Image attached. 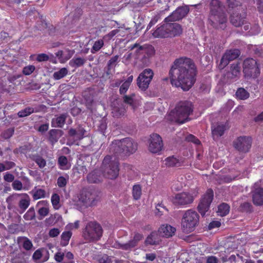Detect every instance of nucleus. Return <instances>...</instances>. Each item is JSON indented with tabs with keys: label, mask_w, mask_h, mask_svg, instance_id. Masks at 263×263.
I'll use <instances>...</instances> for the list:
<instances>
[{
	"label": "nucleus",
	"mask_w": 263,
	"mask_h": 263,
	"mask_svg": "<svg viewBox=\"0 0 263 263\" xmlns=\"http://www.w3.org/2000/svg\"><path fill=\"white\" fill-rule=\"evenodd\" d=\"M24 197L22 198L18 202V207L22 210L21 213H23L28 208L30 203V198L27 194H23Z\"/></svg>",
	"instance_id": "obj_29"
},
{
	"label": "nucleus",
	"mask_w": 263,
	"mask_h": 263,
	"mask_svg": "<svg viewBox=\"0 0 263 263\" xmlns=\"http://www.w3.org/2000/svg\"><path fill=\"white\" fill-rule=\"evenodd\" d=\"M241 66L238 62H236L231 64L230 70L228 72V77L234 79L238 78L240 75Z\"/></svg>",
	"instance_id": "obj_22"
},
{
	"label": "nucleus",
	"mask_w": 263,
	"mask_h": 263,
	"mask_svg": "<svg viewBox=\"0 0 263 263\" xmlns=\"http://www.w3.org/2000/svg\"><path fill=\"white\" fill-rule=\"evenodd\" d=\"M79 201L85 206H92L97 203V195L96 192L89 189L83 190L78 196Z\"/></svg>",
	"instance_id": "obj_10"
},
{
	"label": "nucleus",
	"mask_w": 263,
	"mask_h": 263,
	"mask_svg": "<svg viewBox=\"0 0 263 263\" xmlns=\"http://www.w3.org/2000/svg\"><path fill=\"white\" fill-rule=\"evenodd\" d=\"M35 217V210L33 207H31L27 212L24 215V218L26 220H31Z\"/></svg>",
	"instance_id": "obj_47"
},
{
	"label": "nucleus",
	"mask_w": 263,
	"mask_h": 263,
	"mask_svg": "<svg viewBox=\"0 0 263 263\" xmlns=\"http://www.w3.org/2000/svg\"><path fill=\"white\" fill-rule=\"evenodd\" d=\"M163 144L162 138L157 134H153L149 139L148 149L152 153H158L162 149Z\"/></svg>",
	"instance_id": "obj_17"
},
{
	"label": "nucleus",
	"mask_w": 263,
	"mask_h": 263,
	"mask_svg": "<svg viewBox=\"0 0 263 263\" xmlns=\"http://www.w3.org/2000/svg\"><path fill=\"white\" fill-rule=\"evenodd\" d=\"M209 20L215 28L224 29L227 21V15L223 7L219 0H211L210 3V16Z\"/></svg>",
	"instance_id": "obj_3"
},
{
	"label": "nucleus",
	"mask_w": 263,
	"mask_h": 263,
	"mask_svg": "<svg viewBox=\"0 0 263 263\" xmlns=\"http://www.w3.org/2000/svg\"><path fill=\"white\" fill-rule=\"evenodd\" d=\"M32 160L34 161L40 168L46 165V161L41 156L36 154L32 156Z\"/></svg>",
	"instance_id": "obj_34"
},
{
	"label": "nucleus",
	"mask_w": 263,
	"mask_h": 263,
	"mask_svg": "<svg viewBox=\"0 0 263 263\" xmlns=\"http://www.w3.org/2000/svg\"><path fill=\"white\" fill-rule=\"evenodd\" d=\"M142 195V187L140 184H135L133 186L132 195L133 198L138 200L140 199Z\"/></svg>",
	"instance_id": "obj_35"
},
{
	"label": "nucleus",
	"mask_w": 263,
	"mask_h": 263,
	"mask_svg": "<svg viewBox=\"0 0 263 263\" xmlns=\"http://www.w3.org/2000/svg\"><path fill=\"white\" fill-rule=\"evenodd\" d=\"M12 186L13 189L16 191H20L23 188L22 183L18 180H14L12 184Z\"/></svg>",
	"instance_id": "obj_59"
},
{
	"label": "nucleus",
	"mask_w": 263,
	"mask_h": 263,
	"mask_svg": "<svg viewBox=\"0 0 263 263\" xmlns=\"http://www.w3.org/2000/svg\"><path fill=\"white\" fill-rule=\"evenodd\" d=\"M71 236L72 233L70 231H65L63 232L61 235V245L63 246H67L68 244Z\"/></svg>",
	"instance_id": "obj_42"
},
{
	"label": "nucleus",
	"mask_w": 263,
	"mask_h": 263,
	"mask_svg": "<svg viewBox=\"0 0 263 263\" xmlns=\"http://www.w3.org/2000/svg\"><path fill=\"white\" fill-rule=\"evenodd\" d=\"M252 139L250 136H240L233 141V146L239 152L247 153L250 149Z\"/></svg>",
	"instance_id": "obj_12"
},
{
	"label": "nucleus",
	"mask_w": 263,
	"mask_h": 263,
	"mask_svg": "<svg viewBox=\"0 0 263 263\" xmlns=\"http://www.w3.org/2000/svg\"><path fill=\"white\" fill-rule=\"evenodd\" d=\"M23 239H24L22 245L23 248L27 251L30 250L33 247V245L31 240L27 237H24Z\"/></svg>",
	"instance_id": "obj_53"
},
{
	"label": "nucleus",
	"mask_w": 263,
	"mask_h": 263,
	"mask_svg": "<svg viewBox=\"0 0 263 263\" xmlns=\"http://www.w3.org/2000/svg\"><path fill=\"white\" fill-rule=\"evenodd\" d=\"M253 203L256 205H263V188L256 189L252 195Z\"/></svg>",
	"instance_id": "obj_27"
},
{
	"label": "nucleus",
	"mask_w": 263,
	"mask_h": 263,
	"mask_svg": "<svg viewBox=\"0 0 263 263\" xmlns=\"http://www.w3.org/2000/svg\"><path fill=\"white\" fill-rule=\"evenodd\" d=\"M158 232L161 236L168 238L175 234L176 228L170 224H163L159 228Z\"/></svg>",
	"instance_id": "obj_23"
},
{
	"label": "nucleus",
	"mask_w": 263,
	"mask_h": 263,
	"mask_svg": "<svg viewBox=\"0 0 263 263\" xmlns=\"http://www.w3.org/2000/svg\"><path fill=\"white\" fill-rule=\"evenodd\" d=\"M14 132V128H8L1 134V137L5 139H8L13 136Z\"/></svg>",
	"instance_id": "obj_50"
},
{
	"label": "nucleus",
	"mask_w": 263,
	"mask_h": 263,
	"mask_svg": "<svg viewBox=\"0 0 263 263\" xmlns=\"http://www.w3.org/2000/svg\"><path fill=\"white\" fill-rule=\"evenodd\" d=\"M12 263H27L26 260L24 255L20 253L17 254L15 257L11 259Z\"/></svg>",
	"instance_id": "obj_52"
},
{
	"label": "nucleus",
	"mask_w": 263,
	"mask_h": 263,
	"mask_svg": "<svg viewBox=\"0 0 263 263\" xmlns=\"http://www.w3.org/2000/svg\"><path fill=\"white\" fill-rule=\"evenodd\" d=\"M230 211V206L226 203L220 204L218 207V213L221 216L227 215Z\"/></svg>",
	"instance_id": "obj_39"
},
{
	"label": "nucleus",
	"mask_w": 263,
	"mask_h": 263,
	"mask_svg": "<svg viewBox=\"0 0 263 263\" xmlns=\"http://www.w3.org/2000/svg\"><path fill=\"white\" fill-rule=\"evenodd\" d=\"M135 97V94L133 93L129 95H124L123 97V102L130 106L134 105V100Z\"/></svg>",
	"instance_id": "obj_49"
},
{
	"label": "nucleus",
	"mask_w": 263,
	"mask_h": 263,
	"mask_svg": "<svg viewBox=\"0 0 263 263\" xmlns=\"http://www.w3.org/2000/svg\"><path fill=\"white\" fill-rule=\"evenodd\" d=\"M193 111L192 104L190 101H180L174 110L167 116V119L171 122L183 124L187 121L189 116Z\"/></svg>",
	"instance_id": "obj_2"
},
{
	"label": "nucleus",
	"mask_w": 263,
	"mask_h": 263,
	"mask_svg": "<svg viewBox=\"0 0 263 263\" xmlns=\"http://www.w3.org/2000/svg\"><path fill=\"white\" fill-rule=\"evenodd\" d=\"M120 31V27H118L117 29H114L110 32H109L108 34H106L104 36V38H107L108 40L111 39L115 35L117 36V34Z\"/></svg>",
	"instance_id": "obj_56"
},
{
	"label": "nucleus",
	"mask_w": 263,
	"mask_h": 263,
	"mask_svg": "<svg viewBox=\"0 0 263 263\" xmlns=\"http://www.w3.org/2000/svg\"><path fill=\"white\" fill-rule=\"evenodd\" d=\"M240 52L239 49H234L227 50L222 55L218 67L223 69L230 63V62L236 59L240 55Z\"/></svg>",
	"instance_id": "obj_15"
},
{
	"label": "nucleus",
	"mask_w": 263,
	"mask_h": 263,
	"mask_svg": "<svg viewBox=\"0 0 263 263\" xmlns=\"http://www.w3.org/2000/svg\"><path fill=\"white\" fill-rule=\"evenodd\" d=\"M213 199V192L212 189H208L201 198L197 207L198 212L202 216H204L209 210Z\"/></svg>",
	"instance_id": "obj_13"
},
{
	"label": "nucleus",
	"mask_w": 263,
	"mask_h": 263,
	"mask_svg": "<svg viewBox=\"0 0 263 263\" xmlns=\"http://www.w3.org/2000/svg\"><path fill=\"white\" fill-rule=\"evenodd\" d=\"M68 72L66 68H62L59 70L55 71L53 74V78L55 80H59L64 78Z\"/></svg>",
	"instance_id": "obj_36"
},
{
	"label": "nucleus",
	"mask_w": 263,
	"mask_h": 263,
	"mask_svg": "<svg viewBox=\"0 0 263 263\" xmlns=\"http://www.w3.org/2000/svg\"><path fill=\"white\" fill-rule=\"evenodd\" d=\"M160 18V16L159 14H157L154 16L147 26V30L150 29L152 26H153L158 22Z\"/></svg>",
	"instance_id": "obj_55"
},
{
	"label": "nucleus",
	"mask_w": 263,
	"mask_h": 263,
	"mask_svg": "<svg viewBox=\"0 0 263 263\" xmlns=\"http://www.w3.org/2000/svg\"><path fill=\"white\" fill-rule=\"evenodd\" d=\"M137 143L130 138H125L119 141H115L110 145V152L118 157L123 153L130 155L137 149Z\"/></svg>",
	"instance_id": "obj_4"
},
{
	"label": "nucleus",
	"mask_w": 263,
	"mask_h": 263,
	"mask_svg": "<svg viewBox=\"0 0 263 263\" xmlns=\"http://www.w3.org/2000/svg\"><path fill=\"white\" fill-rule=\"evenodd\" d=\"M243 72L245 77L257 78L260 74L257 62L252 58L246 59L243 63Z\"/></svg>",
	"instance_id": "obj_9"
},
{
	"label": "nucleus",
	"mask_w": 263,
	"mask_h": 263,
	"mask_svg": "<svg viewBox=\"0 0 263 263\" xmlns=\"http://www.w3.org/2000/svg\"><path fill=\"white\" fill-rule=\"evenodd\" d=\"M102 235V228L96 221L88 222L82 230V237L87 242H96L101 239Z\"/></svg>",
	"instance_id": "obj_6"
},
{
	"label": "nucleus",
	"mask_w": 263,
	"mask_h": 263,
	"mask_svg": "<svg viewBox=\"0 0 263 263\" xmlns=\"http://www.w3.org/2000/svg\"><path fill=\"white\" fill-rule=\"evenodd\" d=\"M240 210L246 213H251L253 211V206L250 203L244 202L240 205Z\"/></svg>",
	"instance_id": "obj_51"
},
{
	"label": "nucleus",
	"mask_w": 263,
	"mask_h": 263,
	"mask_svg": "<svg viewBox=\"0 0 263 263\" xmlns=\"http://www.w3.org/2000/svg\"><path fill=\"white\" fill-rule=\"evenodd\" d=\"M196 71L192 60L186 57L177 59L169 72L171 82L183 90H189L195 82Z\"/></svg>",
	"instance_id": "obj_1"
},
{
	"label": "nucleus",
	"mask_w": 263,
	"mask_h": 263,
	"mask_svg": "<svg viewBox=\"0 0 263 263\" xmlns=\"http://www.w3.org/2000/svg\"><path fill=\"white\" fill-rule=\"evenodd\" d=\"M136 47L138 48L136 50L137 53L139 58L141 55L142 57L143 63L146 62L147 60L155 53V50L152 45H144L143 46H140L139 44H135L132 47V49H134Z\"/></svg>",
	"instance_id": "obj_14"
},
{
	"label": "nucleus",
	"mask_w": 263,
	"mask_h": 263,
	"mask_svg": "<svg viewBox=\"0 0 263 263\" xmlns=\"http://www.w3.org/2000/svg\"><path fill=\"white\" fill-rule=\"evenodd\" d=\"M245 19H247V12L243 10L241 13H233L230 16V22L233 25L238 27L245 23Z\"/></svg>",
	"instance_id": "obj_19"
},
{
	"label": "nucleus",
	"mask_w": 263,
	"mask_h": 263,
	"mask_svg": "<svg viewBox=\"0 0 263 263\" xmlns=\"http://www.w3.org/2000/svg\"><path fill=\"white\" fill-rule=\"evenodd\" d=\"M144 238L142 234L136 232L134 233L133 237L128 242L120 244V248L125 251H130L137 247L139 242Z\"/></svg>",
	"instance_id": "obj_18"
},
{
	"label": "nucleus",
	"mask_w": 263,
	"mask_h": 263,
	"mask_svg": "<svg viewBox=\"0 0 263 263\" xmlns=\"http://www.w3.org/2000/svg\"><path fill=\"white\" fill-rule=\"evenodd\" d=\"M60 196L57 193H54L52 195L51 198V201L53 208L55 210H58L60 208Z\"/></svg>",
	"instance_id": "obj_45"
},
{
	"label": "nucleus",
	"mask_w": 263,
	"mask_h": 263,
	"mask_svg": "<svg viewBox=\"0 0 263 263\" xmlns=\"http://www.w3.org/2000/svg\"><path fill=\"white\" fill-rule=\"evenodd\" d=\"M82 96L87 103L92 104L93 102V94L91 88H87L82 93Z\"/></svg>",
	"instance_id": "obj_33"
},
{
	"label": "nucleus",
	"mask_w": 263,
	"mask_h": 263,
	"mask_svg": "<svg viewBox=\"0 0 263 263\" xmlns=\"http://www.w3.org/2000/svg\"><path fill=\"white\" fill-rule=\"evenodd\" d=\"M227 127L226 124H217L212 126V134L215 140L222 136L227 130Z\"/></svg>",
	"instance_id": "obj_25"
},
{
	"label": "nucleus",
	"mask_w": 263,
	"mask_h": 263,
	"mask_svg": "<svg viewBox=\"0 0 263 263\" xmlns=\"http://www.w3.org/2000/svg\"><path fill=\"white\" fill-rule=\"evenodd\" d=\"M236 96L239 100H245L249 96V93L243 88H239L236 92Z\"/></svg>",
	"instance_id": "obj_37"
},
{
	"label": "nucleus",
	"mask_w": 263,
	"mask_h": 263,
	"mask_svg": "<svg viewBox=\"0 0 263 263\" xmlns=\"http://www.w3.org/2000/svg\"><path fill=\"white\" fill-rule=\"evenodd\" d=\"M58 164L59 167L62 170H67L70 168L71 165L68 162L67 158L65 156H61L58 158Z\"/></svg>",
	"instance_id": "obj_31"
},
{
	"label": "nucleus",
	"mask_w": 263,
	"mask_h": 263,
	"mask_svg": "<svg viewBox=\"0 0 263 263\" xmlns=\"http://www.w3.org/2000/svg\"><path fill=\"white\" fill-rule=\"evenodd\" d=\"M66 118V114H61L60 116L53 118L51 121L52 127H62L65 123Z\"/></svg>",
	"instance_id": "obj_28"
},
{
	"label": "nucleus",
	"mask_w": 263,
	"mask_h": 263,
	"mask_svg": "<svg viewBox=\"0 0 263 263\" xmlns=\"http://www.w3.org/2000/svg\"><path fill=\"white\" fill-rule=\"evenodd\" d=\"M42 249H39L33 253L32 259L34 261H37L42 258Z\"/></svg>",
	"instance_id": "obj_57"
},
{
	"label": "nucleus",
	"mask_w": 263,
	"mask_h": 263,
	"mask_svg": "<svg viewBox=\"0 0 263 263\" xmlns=\"http://www.w3.org/2000/svg\"><path fill=\"white\" fill-rule=\"evenodd\" d=\"M129 86H130L129 85H128V84H127L126 83L124 82L120 87V89H119L120 93L121 95H124L127 91Z\"/></svg>",
	"instance_id": "obj_64"
},
{
	"label": "nucleus",
	"mask_w": 263,
	"mask_h": 263,
	"mask_svg": "<svg viewBox=\"0 0 263 263\" xmlns=\"http://www.w3.org/2000/svg\"><path fill=\"white\" fill-rule=\"evenodd\" d=\"M86 62V60L80 57L73 58L69 62L72 67H79L83 66Z\"/></svg>",
	"instance_id": "obj_40"
},
{
	"label": "nucleus",
	"mask_w": 263,
	"mask_h": 263,
	"mask_svg": "<svg viewBox=\"0 0 263 263\" xmlns=\"http://www.w3.org/2000/svg\"><path fill=\"white\" fill-rule=\"evenodd\" d=\"M119 165L118 157L114 154L105 156L102 162L104 176L110 179H116L119 175Z\"/></svg>",
	"instance_id": "obj_5"
},
{
	"label": "nucleus",
	"mask_w": 263,
	"mask_h": 263,
	"mask_svg": "<svg viewBox=\"0 0 263 263\" xmlns=\"http://www.w3.org/2000/svg\"><path fill=\"white\" fill-rule=\"evenodd\" d=\"M119 59V56L116 55L112 57L108 62L107 66L109 69H110L112 66L115 65Z\"/></svg>",
	"instance_id": "obj_63"
},
{
	"label": "nucleus",
	"mask_w": 263,
	"mask_h": 263,
	"mask_svg": "<svg viewBox=\"0 0 263 263\" xmlns=\"http://www.w3.org/2000/svg\"><path fill=\"white\" fill-rule=\"evenodd\" d=\"M68 180L69 176L67 175H66L65 176H60L57 179V185L60 188H65L68 182Z\"/></svg>",
	"instance_id": "obj_41"
},
{
	"label": "nucleus",
	"mask_w": 263,
	"mask_h": 263,
	"mask_svg": "<svg viewBox=\"0 0 263 263\" xmlns=\"http://www.w3.org/2000/svg\"><path fill=\"white\" fill-rule=\"evenodd\" d=\"M76 130L77 132V138L79 140L83 139L84 137V134L86 132L84 128L82 126H79L77 128V129H76Z\"/></svg>",
	"instance_id": "obj_58"
},
{
	"label": "nucleus",
	"mask_w": 263,
	"mask_h": 263,
	"mask_svg": "<svg viewBox=\"0 0 263 263\" xmlns=\"http://www.w3.org/2000/svg\"><path fill=\"white\" fill-rule=\"evenodd\" d=\"M126 112L125 107L121 106H114L112 108V116L115 118H119L124 116V114Z\"/></svg>",
	"instance_id": "obj_32"
},
{
	"label": "nucleus",
	"mask_w": 263,
	"mask_h": 263,
	"mask_svg": "<svg viewBox=\"0 0 263 263\" xmlns=\"http://www.w3.org/2000/svg\"><path fill=\"white\" fill-rule=\"evenodd\" d=\"M66 52H67V54L65 55V52L64 51L62 50H60L56 53V55L59 59H64L65 60L67 61L70 59L74 53V51L67 49Z\"/></svg>",
	"instance_id": "obj_38"
},
{
	"label": "nucleus",
	"mask_w": 263,
	"mask_h": 263,
	"mask_svg": "<svg viewBox=\"0 0 263 263\" xmlns=\"http://www.w3.org/2000/svg\"><path fill=\"white\" fill-rule=\"evenodd\" d=\"M229 8H234L240 5V2L238 0H227Z\"/></svg>",
	"instance_id": "obj_61"
},
{
	"label": "nucleus",
	"mask_w": 263,
	"mask_h": 263,
	"mask_svg": "<svg viewBox=\"0 0 263 263\" xmlns=\"http://www.w3.org/2000/svg\"><path fill=\"white\" fill-rule=\"evenodd\" d=\"M164 161L167 167H180L183 165L184 159L182 158L179 159L174 156H172L165 158Z\"/></svg>",
	"instance_id": "obj_24"
},
{
	"label": "nucleus",
	"mask_w": 263,
	"mask_h": 263,
	"mask_svg": "<svg viewBox=\"0 0 263 263\" xmlns=\"http://www.w3.org/2000/svg\"><path fill=\"white\" fill-rule=\"evenodd\" d=\"M104 45V42L102 40L96 41L91 48V52L92 53L99 51Z\"/></svg>",
	"instance_id": "obj_48"
},
{
	"label": "nucleus",
	"mask_w": 263,
	"mask_h": 263,
	"mask_svg": "<svg viewBox=\"0 0 263 263\" xmlns=\"http://www.w3.org/2000/svg\"><path fill=\"white\" fill-rule=\"evenodd\" d=\"M58 130L57 129H51L49 133V141L53 145L58 140V137L57 136Z\"/></svg>",
	"instance_id": "obj_46"
},
{
	"label": "nucleus",
	"mask_w": 263,
	"mask_h": 263,
	"mask_svg": "<svg viewBox=\"0 0 263 263\" xmlns=\"http://www.w3.org/2000/svg\"><path fill=\"white\" fill-rule=\"evenodd\" d=\"M189 12L188 6L178 7L170 15L165 17L164 22H172L179 21L184 17Z\"/></svg>",
	"instance_id": "obj_16"
},
{
	"label": "nucleus",
	"mask_w": 263,
	"mask_h": 263,
	"mask_svg": "<svg viewBox=\"0 0 263 263\" xmlns=\"http://www.w3.org/2000/svg\"><path fill=\"white\" fill-rule=\"evenodd\" d=\"M158 235L156 232H152L145 240L146 245H156L159 243Z\"/></svg>",
	"instance_id": "obj_30"
},
{
	"label": "nucleus",
	"mask_w": 263,
	"mask_h": 263,
	"mask_svg": "<svg viewBox=\"0 0 263 263\" xmlns=\"http://www.w3.org/2000/svg\"><path fill=\"white\" fill-rule=\"evenodd\" d=\"M199 215L197 212L189 209L185 211L181 219V228L185 233H191L194 231L198 225Z\"/></svg>",
	"instance_id": "obj_7"
},
{
	"label": "nucleus",
	"mask_w": 263,
	"mask_h": 263,
	"mask_svg": "<svg viewBox=\"0 0 263 263\" xmlns=\"http://www.w3.org/2000/svg\"><path fill=\"white\" fill-rule=\"evenodd\" d=\"M167 27L168 30L169 37L179 36L182 34L183 29L182 26L177 23L168 22Z\"/></svg>",
	"instance_id": "obj_21"
},
{
	"label": "nucleus",
	"mask_w": 263,
	"mask_h": 263,
	"mask_svg": "<svg viewBox=\"0 0 263 263\" xmlns=\"http://www.w3.org/2000/svg\"><path fill=\"white\" fill-rule=\"evenodd\" d=\"M194 200L193 194L188 192H182L176 194L172 198L173 204L178 207L186 208Z\"/></svg>",
	"instance_id": "obj_8"
},
{
	"label": "nucleus",
	"mask_w": 263,
	"mask_h": 263,
	"mask_svg": "<svg viewBox=\"0 0 263 263\" xmlns=\"http://www.w3.org/2000/svg\"><path fill=\"white\" fill-rule=\"evenodd\" d=\"M186 139L187 141L192 142L196 144H199L200 143V141H199V140L192 134L189 135L186 137Z\"/></svg>",
	"instance_id": "obj_62"
},
{
	"label": "nucleus",
	"mask_w": 263,
	"mask_h": 263,
	"mask_svg": "<svg viewBox=\"0 0 263 263\" xmlns=\"http://www.w3.org/2000/svg\"><path fill=\"white\" fill-rule=\"evenodd\" d=\"M35 66L33 65H28L24 67L23 73L26 76L31 74L35 70Z\"/></svg>",
	"instance_id": "obj_54"
},
{
	"label": "nucleus",
	"mask_w": 263,
	"mask_h": 263,
	"mask_svg": "<svg viewBox=\"0 0 263 263\" xmlns=\"http://www.w3.org/2000/svg\"><path fill=\"white\" fill-rule=\"evenodd\" d=\"M32 192V197L34 200L45 198L46 196V191L43 189H39L36 190H33Z\"/></svg>",
	"instance_id": "obj_43"
},
{
	"label": "nucleus",
	"mask_w": 263,
	"mask_h": 263,
	"mask_svg": "<svg viewBox=\"0 0 263 263\" xmlns=\"http://www.w3.org/2000/svg\"><path fill=\"white\" fill-rule=\"evenodd\" d=\"M87 180L90 183H98L102 180V173L100 170L96 169L89 173Z\"/></svg>",
	"instance_id": "obj_26"
},
{
	"label": "nucleus",
	"mask_w": 263,
	"mask_h": 263,
	"mask_svg": "<svg viewBox=\"0 0 263 263\" xmlns=\"http://www.w3.org/2000/svg\"><path fill=\"white\" fill-rule=\"evenodd\" d=\"M34 112V108L31 107H26L18 111L17 115L20 118L27 117Z\"/></svg>",
	"instance_id": "obj_44"
},
{
	"label": "nucleus",
	"mask_w": 263,
	"mask_h": 263,
	"mask_svg": "<svg viewBox=\"0 0 263 263\" xmlns=\"http://www.w3.org/2000/svg\"><path fill=\"white\" fill-rule=\"evenodd\" d=\"M49 212V210L48 208L46 207H42L39 209L38 210V214L41 216L42 217H44L46 216Z\"/></svg>",
	"instance_id": "obj_60"
},
{
	"label": "nucleus",
	"mask_w": 263,
	"mask_h": 263,
	"mask_svg": "<svg viewBox=\"0 0 263 263\" xmlns=\"http://www.w3.org/2000/svg\"><path fill=\"white\" fill-rule=\"evenodd\" d=\"M167 22H164L158 25L156 29L152 33L153 36L155 38H168L169 37Z\"/></svg>",
	"instance_id": "obj_20"
},
{
	"label": "nucleus",
	"mask_w": 263,
	"mask_h": 263,
	"mask_svg": "<svg viewBox=\"0 0 263 263\" xmlns=\"http://www.w3.org/2000/svg\"><path fill=\"white\" fill-rule=\"evenodd\" d=\"M154 73L150 68L144 69L137 79V84L139 88L142 90H146L151 82Z\"/></svg>",
	"instance_id": "obj_11"
}]
</instances>
